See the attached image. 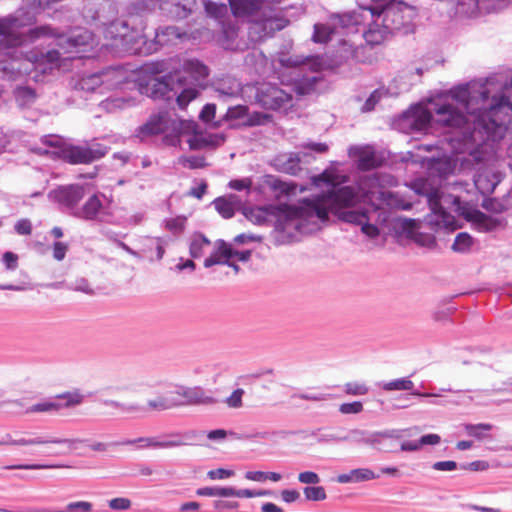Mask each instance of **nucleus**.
Returning a JSON list of instances; mask_svg holds the SVG:
<instances>
[{"instance_id": "obj_28", "label": "nucleus", "mask_w": 512, "mask_h": 512, "mask_svg": "<svg viewBox=\"0 0 512 512\" xmlns=\"http://www.w3.org/2000/svg\"><path fill=\"white\" fill-rule=\"evenodd\" d=\"M428 203L431 211L442 218L443 222L449 223L448 219L451 217L441 206V195L438 190H435L428 195Z\"/></svg>"}, {"instance_id": "obj_32", "label": "nucleus", "mask_w": 512, "mask_h": 512, "mask_svg": "<svg viewBox=\"0 0 512 512\" xmlns=\"http://www.w3.org/2000/svg\"><path fill=\"white\" fill-rule=\"evenodd\" d=\"M472 245V236L466 232H461L455 237L452 250L459 253H465L471 249Z\"/></svg>"}, {"instance_id": "obj_2", "label": "nucleus", "mask_w": 512, "mask_h": 512, "mask_svg": "<svg viewBox=\"0 0 512 512\" xmlns=\"http://www.w3.org/2000/svg\"><path fill=\"white\" fill-rule=\"evenodd\" d=\"M355 199V190L350 186H344L333 189L315 199H304L301 206L283 204L275 209L289 218H317L324 222L328 220L329 210L339 213L342 209L353 206Z\"/></svg>"}, {"instance_id": "obj_50", "label": "nucleus", "mask_w": 512, "mask_h": 512, "mask_svg": "<svg viewBox=\"0 0 512 512\" xmlns=\"http://www.w3.org/2000/svg\"><path fill=\"white\" fill-rule=\"evenodd\" d=\"M283 171L296 175L298 171H300V159L298 156H290L287 161L283 164Z\"/></svg>"}, {"instance_id": "obj_58", "label": "nucleus", "mask_w": 512, "mask_h": 512, "mask_svg": "<svg viewBox=\"0 0 512 512\" xmlns=\"http://www.w3.org/2000/svg\"><path fill=\"white\" fill-rule=\"evenodd\" d=\"M134 442L143 443V446L145 447H170L173 445L172 442H160L157 441L155 438H139L135 440Z\"/></svg>"}, {"instance_id": "obj_63", "label": "nucleus", "mask_w": 512, "mask_h": 512, "mask_svg": "<svg viewBox=\"0 0 512 512\" xmlns=\"http://www.w3.org/2000/svg\"><path fill=\"white\" fill-rule=\"evenodd\" d=\"M67 509L69 511L80 509L82 512H90L92 509V504L87 501L72 502L67 505Z\"/></svg>"}, {"instance_id": "obj_8", "label": "nucleus", "mask_w": 512, "mask_h": 512, "mask_svg": "<svg viewBox=\"0 0 512 512\" xmlns=\"http://www.w3.org/2000/svg\"><path fill=\"white\" fill-rule=\"evenodd\" d=\"M108 152V147L102 144L86 146H67L62 150V158L70 164H89L103 158Z\"/></svg>"}, {"instance_id": "obj_53", "label": "nucleus", "mask_w": 512, "mask_h": 512, "mask_svg": "<svg viewBox=\"0 0 512 512\" xmlns=\"http://www.w3.org/2000/svg\"><path fill=\"white\" fill-rule=\"evenodd\" d=\"M68 249L69 246L67 243L55 242L52 246L53 258L57 261H62L65 258Z\"/></svg>"}, {"instance_id": "obj_18", "label": "nucleus", "mask_w": 512, "mask_h": 512, "mask_svg": "<svg viewBox=\"0 0 512 512\" xmlns=\"http://www.w3.org/2000/svg\"><path fill=\"white\" fill-rule=\"evenodd\" d=\"M55 400L58 401L59 412L62 410L73 409L84 402V394L79 389L64 391L56 394Z\"/></svg>"}, {"instance_id": "obj_49", "label": "nucleus", "mask_w": 512, "mask_h": 512, "mask_svg": "<svg viewBox=\"0 0 512 512\" xmlns=\"http://www.w3.org/2000/svg\"><path fill=\"white\" fill-rule=\"evenodd\" d=\"M14 229L17 234L29 236L32 234V223L29 219L23 218L15 223Z\"/></svg>"}, {"instance_id": "obj_47", "label": "nucleus", "mask_w": 512, "mask_h": 512, "mask_svg": "<svg viewBox=\"0 0 512 512\" xmlns=\"http://www.w3.org/2000/svg\"><path fill=\"white\" fill-rule=\"evenodd\" d=\"M354 482H363L377 478L378 476L368 468H358L352 470Z\"/></svg>"}, {"instance_id": "obj_60", "label": "nucleus", "mask_w": 512, "mask_h": 512, "mask_svg": "<svg viewBox=\"0 0 512 512\" xmlns=\"http://www.w3.org/2000/svg\"><path fill=\"white\" fill-rule=\"evenodd\" d=\"M269 119H270L269 115H266V114H263L260 112H255L249 117V119L247 121V125H249V126L261 125V124L265 123V121H268Z\"/></svg>"}, {"instance_id": "obj_57", "label": "nucleus", "mask_w": 512, "mask_h": 512, "mask_svg": "<svg viewBox=\"0 0 512 512\" xmlns=\"http://www.w3.org/2000/svg\"><path fill=\"white\" fill-rule=\"evenodd\" d=\"M251 185H252V181L249 178L234 179L228 183L229 188H231L233 190H237V191H241L244 189L249 190Z\"/></svg>"}, {"instance_id": "obj_15", "label": "nucleus", "mask_w": 512, "mask_h": 512, "mask_svg": "<svg viewBox=\"0 0 512 512\" xmlns=\"http://www.w3.org/2000/svg\"><path fill=\"white\" fill-rule=\"evenodd\" d=\"M232 257V247L224 240H218L215 243L214 251L210 254L209 257L205 259L204 266L209 268L214 265L225 264L228 263V260H230Z\"/></svg>"}, {"instance_id": "obj_7", "label": "nucleus", "mask_w": 512, "mask_h": 512, "mask_svg": "<svg viewBox=\"0 0 512 512\" xmlns=\"http://www.w3.org/2000/svg\"><path fill=\"white\" fill-rule=\"evenodd\" d=\"M256 102L264 109L278 110L292 102V95L277 85L260 84L256 89Z\"/></svg>"}, {"instance_id": "obj_13", "label": "nucleus", "mask_w": 512, "mask_h": 512, "mask_svg": "<svg viewBox=\"0 0 512 512\" xmlns=\"http://www.w3.org/2000/svg\"><path fill=\"white\" fill-rule=\"evenodd\" d=\"M350 155L357 158V167L362 171H368L381 166L382 160L377 156L371 146L355 147L350 149Z\"/></svg>"}, {"instance_id": "obj_48", "label": "nucleus", "mask_w": 512, "mask_h": 512, "mask_svg": "<svg viewBox=\"0 0 512 512\" xmlns=\"http://www.w3.org/2000/svg\"><path fill=\"white\" fill-rule=\"evenodd\" d=\"M248 115V107L246 105H236L228 108L226 118L229 120L241 119Z\"/></svg>"}, {"instance_id": "obj_11", "label": "nucleus", "mask_w": 512, "mask_h": 512, "mask_svg": "<svg viewBox=\"0 0 512 512\" xmlns=\"http://www.w3.org/2000/svg\"><path fill=\"white\" fill-rule=\"evenodd\" d=\"M84 194V187L78 184L59 186L51 192L55 201L69 208L76 206Z\"/></svg>"}, {"instance_id": "obj_31", "label": "nucleus", "mask_w": 512, "mask_h": 512, "mask_svg": "<svg viewBox=\"0 0 512 512\" xmlns=\"http://www.w3.org/2000/svg\"><path fill=\"white\" fill-rule=\"evenodd\" d=\"M334 34V27L327 24H315L312 40L315 43H327Z\"/></svg>"}, {"instance_id": "obj_35", "label": "nucleus", "mask_w": 512, "mask_h": 512, "mask_svg": "<svg viewBox=\"0 0 512 512\" xmlns=\"http://www.w3.org/2000/svg\"><path fill=\"white\" fill-rule=\"evenodd\" d=\"M303 494L308 501H323L327 497L326 491L322 486H306L303 489Z\"/></svg>"}, {"instance_id": "obj_42", "label": "nucleus", "mask_w": 512, "mask_h": 512, "mask_svg": "<svg viewBox=\"0 0 512 512\" xmlns=\"http://www.w3.org/2000/svg\"><path fill=\"white\" fill-rule=\"evenodd\" d=\"M179 163L189 169L204 168L207 165L205 158L200 156L180 157Z\"/></svg>"}, {"instance_id": "obj_19", "label": "nucleus", "mask_w": 512, "mask_h": 512, "mask_svg": "<svg viewBox=\"0 0 512 512\" xmlns=\"http://www.w3.org/2000/svg\"><path fill=\"white\" fill-rule=\"evenodd\" d=\"M70 59H72V57L61 58L58 50H50L41 57L36 67L41 70L42 73H51L54 69H60L65 61Z\"/></svg>"}, {"instance_id": "obj_20", "label": "nucleus", "mask_w": 512, "mask_h": 512, "mask_svg": "<svg viewBox=\"0 0 512 512\" xmlns=\"http://www.w3.org/2000/svg\"><path fill=\"white\" fill-rule=\"evenodd\" d=\"M408 117L411 118V127L417 131L425 130L431 120V112L422 106H416L408 112Z\"/></svg>"}, {"instance_id": "obj_38", "label": "nucleus", "mask_w": 512, "mask_h": 512, "mask_svg": "<svg viewBox=\"0 0 512 512\" xmlns=\"http://www.w3.org/2000/svg\"><path fill=\"white\" fill-rule=\"evenodd\" d=\"M187 218L185 216H177L166 221L165 227L174 235L181 234L186 226Z\"/></svg>"}, {"instance_id": "obj_30", "label": "nucleus", "mask_w": 512, "mask_h": 512, "mask_svg": "<svg viewBox=\"0 0 512 512\" xmlns=\"http://www.w3.org/2000/svg\"><path fill=\"white\" fill-rule=\"evenodd\" d=\"M210 244V240L207 239L204 235H195L190 244V255L193 258L201 257Z\"/></svg>"}, {"instance_id": "obj_43", "label": "nucleus", "mask_w": 512, "mask_h": 512, "mask_svg": "<svg viewBox=\"0 0 512 512\" xmlns=\"http://www.w3.org/2000/svg\"><path fill=\"white\" fill-rule=\"evenodd\" d=\"M368 387L362 382H347L344 391L347 395L360 396L368 393Z\"/></svg>"}, {"instance_id": "obj_10", "label": "nucleus", "mask_w": 512, "mask_h": 512, "mask_svg": "<svg viewBox=\"0 0 512 512\" xmlns=\"http://www.w3.org/2000/svg\"><path fill=\"white\" fill-rule=\"evenodd\" d=\"M21 28L16 18L0 19V42L7 47L20 46L25 38Z\"/></svg>"}, {"instance_id": "obj_51", "label": "nucleus", "mask_w": 512, "mask_h": 512, "mask_svg": "<svg viewBox=\"0 0 512 512\" xmlns=\"http://www.w3.org/2000/svg\"><path fill=\"white\" fill-rule=\"evenodd\" d=\"M339 411L342 414H358L363 411V404L360 401L343 403L339 406Z\"/></svg>"}, {"instance_id": "obj_6", "label": "nucleus", "mask_w": 512, "mask_h": 512, "mask_svg": "<svg viewBox=\"0 0 512 512\" xmlns=\"http://www.w3.org/2000/svg\"><path fill=\"white\" fill-rule=\"evenodd\" d=\"M383 16V27L388 31L412 32L413 20L416 10L403 2H390L383 10L377 13Z\"/></svg>"}, {"instance_id": "obj_44", "label": "nucleus", "mask_w": 512, "mask_h": 512, "mask_svg": "<svg viewBox=\"0 0 512 512\" xmlns=\"http://www.w3.org/2000/svg\"><path fill=\"white\" fill-rule=\"evenodd\" d=\"M156 37L159 43H163L165 41L179 39L181 37V33L177 27L169 26L163 29L161 33H157Z\"/></svg>"}, {"instance_id": "obj_23", "label": "nucleus", "mask_w": 512, "mask_h": 512, "mask_svg": "<svg viewBox=\"0 0 512 512\" xmlns=\"http://www.w3.org/2000/svg\"><path fill=\"white\" fill-rule=\"evenodd\" d=\"M311 182L316 187L322 185L330 186L335 189L336 186L346 182V177L336 174L332 170H324L321 174L313 176Z\"/></svg>"}, {"instance_id": "obj_40", "label": "nucleus", "mask_w": 512, "mask_h": 512, "mask_svg": "<svg viewBox=\"0 0 512 512\" xmlns=\"http://www.w3.org/2000/svg\"><path fill=\"white\" fill-rule=\"evenodd\" d=\"M147 249L150 252L151 259L161 260L165 254V248L159 238L151 239Z\"/></svg>"}, {"instance_id": "obj_4", "label": "nucleus", "mask_w": 512, "mask_h": 512, "mask_svg": "<svg viewBox=\"0 0 512 512\" xmlns=\"http://www.w3.org/2000/svg\"><path fill=\"white\" fill-rule=\"evenodd\" d=\"M232 14L237 18L248 19L264 28L272 21H276L277 30L285 27L286 21L272 16V9L265 7L264 0H229Z\"/></svg>"}, {"instance_id": "obj_5", "label": "nucleus", "mask_w": 512, "mask_h": 512, "mask_svg": "<svg viewBox=\"0 0 512 512\" xmlns=\"http://www.w3.org/2000/svg\"><path fill=\"white\" fill-rule=\"evenodd\" d=\"M104 37L111 42L110 45L112 47L130 54L140 52V46L138 44L143 42L141 32L130 28L126 21L120 19L106 26Z\"/></svg>"}, {"instance_id": "obj_1", "label": "nucleus", "mask_w": 512, "mask_h": 512, "mask_svg": "<svg viewBox=\"0 0 512 512\" xmlns=\"http://www.w3.org/2000/svg\"><path fill=\"white\" fill-rule=\"evenodd\" d=\"M134 376L129 370H117L111 374L105 391L119 396L118 399H106L102 404L109 408V413L119 412L132 416H145L153 412H161L182 406H189L190 388L179 386L167 394L157 393L143 400L132 389Z\"/></svg>"}, {"instance_id": "obj_62", "label": "nucleus", "mask_w": 512, "mask_h": 512, "mask_svg": "<svg viewBox=\"0 0 512 512\" xmlns=\"http://www.w3.org/2000/svg\"><path fill=\"white\" fill-rule=\"evenodd\" d=\"M380 96L377 91H374L369 98L366 100L362 107V111L369 112L372 111L375 105L379 102Z\"/></svg>"}, {"instance_id": "obj_33", "label": "nucleus", "mask_w": 512, "mask_h": 512, "mask_svg": "<svg viewBox=\"0 0 512 512\" xmlns=\"http://www.w3.org/2000/svg\"><path fill=\"white\" fill-rule=\"evenodd\" d=\"M364 39L370 45H378L384 41L385 32L377 25L370 26L369 29L364 33Z\"/></svg>"}, {"instance_id": "obj_54", "label": "nucleus", "mask_w": 512, "mask_h": 512, "mask_svg": "<svg viewBox=\"0 0 512 512\" xmlns=\"http://www.w3.org/2000/svg\"><path fill=\"white\" fill-rule=\"evenodd\" d=\"M109 507L112 510H128L131 507V501L128 498L117 497L109 501Z\"/></svg>"}, {"instance_id": "obj_26", "label": "nucleus", "mask_w": 512, "mask_h": 512, "mask_svg": "<svg viewBox=\"0 0 512 512\" xmlns=\"http://www.w3.org/2000/svg\"><path fill=\"white\" fill-rule=\"evenodd\" d=\"M102 76L103 74L97 73L83 76L76 82L75 89L84 92H94L103 84Z\"/></svg>"}, {"instance_id": "obj_64", "label": "nucleus", "mask_w": 512, "mask_h": 512, "mask_svg": "<svg viewBox=\"0 0 512 512\" xmlns=\"http://www.w3.org/2000/svg\"><path fill=\"white\" fill-rule=\"evenodd\" d=\"M362 232L370 238H375L379 235V229L373 224H369L366 221L361 224Z\"/></svg>"}, {"instance_id": "obj_14", "label": "nucleus", "mask_w": 512, "mask_h": 512, "mask_svg": "<svg viewBox=\"0 0 512 512\" xmlns=\"http://www.w3.org/2000/svg\"><path fill=\"white\" fill-rule=\"evenodd\" d=\"M263 184L277 200H280L282 197L295 194L297 189V185L295 183L282 181L273 175L265 176Z\"/></svg>"}, {"instance_id": "obj_22", "label": "nucleus", "mask_w": 512, "mask_h": 512, "mask_svg": "<svg viewBox=\"0 0 512 512\" xmlns=\"http://www.w3.org/2000/svg\"><path fill=\"white\" fill-rule=\"evenodd\" d=\"M102 209V202L97 195H92L75 214L84 220H95Z\"/></svg>"}, {"instance_id": "obj_17", "label": "nucleus", "mask_w": 512, "mask_h": 512, "mask_svg": "<svg viewBox=\"0 0 512 512\" xmlns=\"http://www.w3.org/2000/svg\"><path fill=\"white\" fill-rule=\"evenodd\" d=\"M90 42H92V34L84 30L72 37H59L57 46L62 49L64 53H71L74 48L89 45Z\"/></svg>"}, {"instance_id": "obj_36", "label": "nucleus", "mask_w": 512, "mask_h": 512, "mask_svg": "<svg viewBox=\"0 0 512 512\" xmlns=\"http://www.w3.org/2000/svg\"><path fill=\"white\" fill-rule=\"evenodd\" d=\"M339 218L348 223L363 224L367 221V215L365 212L360 211H339L337 213Z\"/></svg>"}, {"instance_id": "obj_9", "label": "nucleus", "mask_w": 512, "mask_h": 512, "mask_svg": "<svg viewBox=\"0 0 512 512\" xmlns=\"http://www.w3.org/2000/svg\"><path fill=\"white\" fill-rule=\"evenodd\" d=\"M437 119L436 122L444 127L461 128L466 127V130H470V122L473 124L471 117L472 113H469L467 118L459 109L453 104H443L435 110Z\"/></svg>"}, {"instance_id": "obj_12", "label": "nucleus", "mask_w": 512, "mask_h": 512, "mask_svg": "<svg viewBox=\"0 0 512 512\" xmlns=\"http://www.w3.org/2000/svg\"><path fill=\"white\" fill-rule=\"evenodd\" d=\"M139 91L152 99H170L171 88L164 78L150 77L145 83H139Z\"/></svg>"}, {"instance_id": "obj_21", "label": "nucleus", "mask_w": 512, "mask_h": 512, "mask_svg": "<svg viewBox=\"0 0 512 512\" xmlns=\"http://www.w3.org/2000/svg\"><path fill=\"white\" fill-rule=\"evenodd\" d=\"M468 219L477 226L481 232H489L498 228L501 222L485 213L475 210L469 214Z\"/></svg>"}, {"instance_id": "obj_29", "label": "nucleus", "mask_w": 512, "mask_h": 512, "mask_svg": "<svg viewBox=\"0 0 512 512\" xmlns=\"http://www.w3.org/2000/svg\"><path fill=\"white\" fill-rule=\"evenodd\" d=\"M47 443L66 444L69 448H71L73 445V441L69 440V439H54V440H49V441H43L40 439L21 438V439H16V440L7 442V444L14 445V446L41 445V444H47Z\"/></svg>"}, {"instance_id": "obj_52", "label": "nucleus", "mask_w": 512, "mask_h": 512, "mask_svg": "<svg viewBox=\"0 0 512 512\" xmlns=\"http://www.w3.org/2000/svg\"><path fill=\"white\" fill-rule=\"evenodd\" d=\"M298 481L306 485H316L320 482V477L313 471H304L298 474Z\"/></svg>"}, {"instance_id": "obj_34", "label": "nucleus", "mask_w": 512, "mask_h": 512, "mask_svg": "<svg viewBox=\"0 0 512 512\" xmlns=\"http://www.w3.org/2000/svg\"><path fill=\"white\" fill-rule=\"evenodd\" d=\"M383 389L385 391H394V390H406L409 391L413 389L414 383L408 378H401L386 382L383 384Z\"/></svg>"}, {"instance_id": "obj_37", "label": "nucleus", "mask_w": 512, "mask_h": 512, "mask_svg": "<svg viewBox=\"0 0 512 512\" xmlns=\"http://www.w3.org/2000/svg\"><path fill=\"white\" fill-rule=\"evenodd\" d=\"M216 210L224 217L231 218L235 214V209L232 207L231 202L224 197H219L214 201Z\"/></svg>"}, {"instance_id": "obj_56", "label": "nucleus", "mask_w": 512, "mask_h": 512, "mask_svg": "<svg viewBox=\"0 0 512 512\" xmlns=\"http://www.w3.org/2000/svg\"><path fill=\"white\" fill-rule=\"evenodd\" d=\"M18 259V255L11 251L5 252L2 256V261L8 270H15L17 268Z\"/></svg>"}, {"instance_id": "obj_39", "label": "nucleus", "mask_w": 512, "mask_h": 512, "mask_svg": "<svg viewBox=\"0 0 512 512\" xmlns=\"http://www.w3.org/2000/svg\"><path fill=\"white\" fill-rule=\"evenodd\" d=\"M464 428L469 436L482 439L484 436L483 432L490 431L492 429V425L488 423L466 424Z\"/></svg>"}, {"instance_id": "obj_25", "label": "nucleus", "mask_w": 512, "mask_h": 512, "mask_svg": "<svg viewBox=\"0 0 512 512\" xmlns=\"http://www.w3.org/2000/svg\"><path fill=\"white\" fill-rule=\"evenodd\" d=\"M218 399L213 395L207 393L202 387L194 386L190 388V401L189 406L194 405H214Z\"/></svg>"}, {"instance_id": "obj_46", "label": "nucleus", "mask_w": 512, "mask_h": 512, "mask_svg": "<svg viewBox=\"0 0 512 512\" xmlns=\"http://www.w3.org/2000/svg\"><path fill=\"white\" fill-rule=\"evenodd\" d=\"M70 288L76 292L85 293L88 295L94 294V289L90 283L84 278H77L71 283Z\"/></svg>"}, {"instance_id": "obj_3", "label": "nucleus", "mask_w": 512, "mask_h": 512, "mask_svg": "<svg viewBox=\"0 0 512 512\" xmlns=\"http://www.w3.org/2000/svg\"><path fill=\"white\" fill-rule=\"evenodd\" d=\"M473 141H496L503 138L508 125L512 124V103L505 96L493 97L488 109L472 112Z\"/></svg>"}, {"instance_id": "obj_24", "label": "nucleus", "mask_w": 512, "mask_h": 512, "mask_svg": "<svg viewBox=\"0 0 512 512\" xmlns=\"http://www.w3.org/2000/svg\"><path fill=\"white\" fill-rule=\"evenodd\" d=\"M24 414H53L59 413V405L58 401L55 400V397L52 399H44L36 404H33L27 407L24 411Z\"/></svg>"}, {"instance_id": "obj_16", "label": "nucleus", "mask_w": 512, "mask_h": 512, "mask_svg": "<svg viewBox=\"0 0 512 512\" xmlns=\"http://www.w3.org/2000/svg\"><path fill=\"white\" fill-rule=\"evenodd\" d=\"M168 128V114L166 112L152 115L149 120L139 128V133L143 136L158 135L165 132Z\"/></svg>"}, {"instance_id": "obj_61", "label": "nucleus", "mask_w": 512, "mask_h": 512, "mask_svg": "<svg viewBox=\"0 0 512 512\" xmlns=\"http://www.w3.org/2000/svg\"><path fill=\"white\" fill-rule=\"evenodd\" d=\"M457 468V463L452 460L438 461L433 464V469L437 471H453Z\"/></svg>"}, {"instance_id": "obj_55", "label": "nucleus", "mask_w": 512, "mask_h": 512, "mask_svg": "<svg viewBox=\"0 0 512 512\" xmlns=\"http://www.w3.org/2000/svg\"><path fill=\"white\" fill-rule=\"evenodd\" d=\"M269 495H271V491H268V490H259V491H252L249 489L236 490V497H238V498H252V497H262V496H269Z\"/></svg>"}, {"instance_id": "obj_41", "label": "nucleus", "mask_w": 512, "mask_h": 512, "mask_svg": "<svg viewBox=\"0 0 512 512\" xmlns=\"http://www.w3.org/2000/svg\"><path fill=\"white\" fill-rule=\"evenodd\" d=\"M245 391L242 388L235 389L227 398H225L224 402L229 408H240L243 405V396Z\"/></svg>"}, {"instance_id": "obj_27", "label": "nucleus", "mask_w": 512, "mask_h": 512, "mask_svg": "<svg viewBox=\"0 0 512 512\" xmlns=\"http://www.w3.org/2000/svg\"><path fill=\"white\" fill-rule=\"evenodd\" d=\"M183 70L188 73L195 81L205 79L209 72L207 66L198 60H187L183 64Z\"/></svg>"}, {"instance_id": "obj_45", "label": "nucleus", "mask_w": 512, "mask_h": 512, "mask_svg": "<svg viewBox=\"0 0 512 512\" xmlns=\"http://www.w3.org/2000/svg\"><path fill=\"white\" fill-rule=\"evenodd\" d=\"M198 96L195 88L184 89L176 98L178 105L182 108L186 107L192 100Z\"/></svg>"}, {"instance_id": "obj_59", "label": "nucleus", "mask_w": 512, "mask_h": 512, "mask_svg": "<svg viewBox=\"0 0 512 512\" xmlns=\"http://www.w3.org/2000/svg\"><path fill=\"white\" fill-rule=\"evenodd\" d=\"M215 114H216V106L215 104H207L203 107L201 113H200V118L203 120V121H206V122H209V121H212L215 117Z\"/></svg>"}]
</instances>
